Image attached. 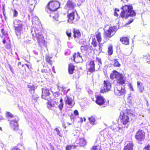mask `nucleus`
Returning a JSON list of instances; mask_svg holds the SVG:
<instances>
[{
  "label": "nucleus",
  "instance_id": "f257e3e1",
  "mask_svg": "<svg viewBox=\"0 0 150 150\" xmlns=\"http://www.w3.org/2000/svg\"><path fill=\"white\" fill-rule=\"evenodd\" d=\"M132 6L125 5L122 7L123 11L120 14V16L123 18L125 16V19H127L129 16H134L136 15L135 11L132 10Z\"/></svg>",
  "mask_w": 150,
  "mask_h": 150
},
{
  "label": "nucleus",
  "instance_id": "f03ea898",
  "mask_svg": "<svg viewBox=\"0 0 150 150\" xmlns=\"http://www.w3.org/2000/svg\"><path fill=\"white\" fill-rule=\"evenodd\" d=\"M47 8L51 11H55L60 8V2L56 0L50 1L46 5Z\"/></svg>",
  "mask_w": 150,
  "mask_h": 150
},
{
  "label": "nucleus",
  "instance_id": "7ed1b4c3",
  "mask_svg": "<svg viewBox=\"0 0 150 150\" xmlns=\"http://www.w3.org/2000/svg\"><path fill=\"white\" fill-rule=\"evenodd\" d=\"M110 78L112 79H116L117 82L120 84H123L125 83L123 75L119 73L116 70H114L110 75Z\"/></svg>",
  "mask_w": 150,
  "mask_h": 150
},
{
  "label": "nucleus",
  "instance_id": "20e7f679",
  "mask_svg": "<svg viewBox=\"0 0 150 150\" xmlns=\"http://www.w3.org/2000/svg\"><path fill=\"white\" fill-rule=\"evenodd\" d=\"M15 32L16 34H20L22 31L23 25L21 21L18 20L13 22Z\"/></svg>",
  "mask_w": 150,
  "mask_h": 150
},
{
  "label": "nucleus",
  "instance_id": "39448f33",
  "mask_svg": "<svg viewBox=\"0 0 150 150\" xmlns=\"http://www.w3.org/2000/svg\"><path fill=\"white\" fill-rule=\"evenodd\" d=\"M145 138V133L144 131L139 129L136 133L135 135V138L139 143L144 141Z\"/></svg>",
  "mask_w": 150,
  "mask_h": 150
},
{
  "label": "nucleus",
  "instance_id": "423d86ee",
  "mask_svg": "<svg viewBox=\"0 0 150 150\" xmlns=\"http://www.w3.org/2000/svg\"><path fill=\"white\" fill-rule=\"evenodd\" d=\"M35 35V36L33 35V40H35V38L36 37L38 43L40 46H46L47 45L44 37L38 33L36 34Z\"/></svg>",
  "mask_w": 150,
  "mask_h": 150
},
{
  "label": "nucleus",
  "instance_id": "0eeeda50",
  "mask_svg": "<svg viewBox=\"0 0 150 150\" xmlns=\"http://www.w3.org/2000/svg\"><path fill=\"white\" fill-rule=\"evenodd\" d=\"M115 27H110L109 29L106 31H104L103 33V37L106 40H109L111 38L114 34L113 32H114Z\"/></svg>",
  "mask_w": 150,
  "mask_h": 150
},
{
  "label": "nucleus",
  "instance_id": "6e6552de",
  "mask_svg": "<svg viewBox=\"0 0 150 150\" xmlns=\"http://www.w3.org/2000/svg\"><path fill=\"white\" fill-rule=\"evenodd\" d=\"M114 93L117 96L124 95L126 93L125 87L117 86L114 88Z\"/></svg>",
  "mask_w": 150,
  "mask_h": 150
},
{
  "label": "nucleus",
  "instance_id": "1a4fd4ad",
  "mask_svg": "<svg viewBox=\"0 0 150 150\" xmlns=\"http://www.w3.org/2000/svg\"><path fill=\"white\" fill-rule=\"evenodd\" d=\"M42 91L41 98L42 99L47 100L51 99V98L50 96V93L48 89L46 88H43L42 89Z\"/></svg>",
  "mask_w": 150,
  "mask_h": 150
},
{
  "label": "nucleus",
  "instance_id": "9d476101",
  "mask_svg": "<svg viewBox=\"0 0 150 150\" xmlns=\"http://www.w3.org/2000/svg\"><path fill=\"white\" fill-rule=\"evenodd\" d=\"M121 122L124 125V128H127L128 126V123L129 122V119L128 116L126 114L123 113L122 116H120Z\"/></svg>",
  "mask_w": 150,
  "mask_h": 150
},
{
  "label": "nucleus",
  "instance_id": "9b49d317",
  "mask_svg": "<svg viewBox=\"0 0 150 150\" xmlns=\"http://www.w3.org/2000/svg\"><path fill=\"white\" fill-rule=\"evenodd\" d=\"M81 49L82 53L84 55H86L90 54L91 53L93 49L88 45H85L81 46Z\"/></svg>",
  "mask_w": 150,
  "mask_h": 150
},
{
  "label": "nucleus",
  "instance_id": "f8f14e48",
  "mask_svg": "<svg viewBox=\"0 0 150 150\" xmlns=\"http://www.w3.org/2000/svg\"><path fill=\"white\" fill-rule=\"evenodd\" d=\"M74 60L76 63H81L83 62V59L79 52H75L73 55Z\"/></svg>",
  "mask_w": 150,
  "mask_h": 150
},
{
  "label": "nucleus",
  "instance_id": "ddd939ff",
  "mask_svg": "<svg viewBox=\"0 0 150 150\" xmlns=\"http://www.w3.org/2000/svg\"><path fill=\"white\" fill-rule=\"evenodd\" d=\"M38 2V0H29L28 1V8L31 12L33 11L35 5Z\"/></svg>",
  "mask_w": 150,
  "mask_h": 150
},
{
  "label": "nucleus",
  "instance_id": "4468645a",
  "mask_svg": "<svg viewBox=\"0 0 150 150\" xmlns=\"http://www.w3.org/2000/svg\"><path fill=\"white\" fill-rule=\"evenodd\" d=\"M104 86L103 89L100 91L101 93H104L107 91H109L111 88L110 83L108 81H104Z\"/></svg>",
  "mask_w": 150,
  "mask_h": 150
},
{
  "label": "nucleus",
  "instance_id": "2eb2a0df",
  "mask_svg": "<svg viewBox=\"0 0 150 150\" xmlns=\"http://www.w3.org/2000/svg\"><path fill=\"white\" fill-rule=\"evenodd\" d=\"M106 100L103 97L100 95L97 96L96 100V103L99 105H103L105 102Z\"/></svg>",
  "mask_w": 150,
  "mask_h": 150
},
{
  "label": "nucleus",
  "instance_id": "dca6fc26",
  "mask_svg": "<svg viewBox=\"0 0 150 150\" xmlns=\"http://www.w3.org/2000/svg\"><path fill=\"white\" fill-rule=\"evenodd\" d=\"M76 144H77L76 146L80 147H84L87 144L86 141L84 138H80L78 140L76 141Z\"/></svg>",
  "mask_w": 150,
  "mask_h": 150
},
{
  "label": "nucleus",
  "instance_id": "f3484780",
  "mask_svg": "<svg viewBox=\"0 0 150 150\" xmlns=\"http://www.w3.org/2000/svg\"><path fill=\"white\" fill-rule=\"evenodd\" d=\"M76 3L71 0H68L66 4V6L69 10H73L76 6Z\"/></svg>",
  "mask_w": 150,
  "mask_h": 150
},
{
  "label": "nucleus",
  "instance_id": "a211bd4d",
  "mask_svg": "<svg viewBox=\"0 0 150 150\" xmlns=\"http://www.w3.org/2000/svg\"><path fill=\"white\" fill-rule=\"evenodd\" d=\"M86 64L88 72L93 73L94 71V61H91Z\"/></svg>",
  "mask_w": 150,
  "mask_h": 150
},
{
  "label": "nucleus",
  "instance_id": "6ab92c4d",
  "mask_svg": "<svg viewBox=\"0 0 150 150\" xmlns=\"http://www.w3.org/2000/svg\"><path fill=\"white\" fill-rule=\"evenodd\" d=\"M10 124L11 128L14 131H17L19 129L17 121L15 120H13L11 122Z\"/></svg>",
  "mask_w": 150,
  "mask_h": 150
},
{
  "label": "nucleus",
  "instance_id": "aec40b11",
  "mask_svg": "<svg viewBox=\"0 0 150 150\" xmlns=\"http://www.w3.org/2000/svg\"><path fill=\"white\" fill-rule=\"evenodd\" d=\"M73 37L74 38H79L81 36V33L80 30L75 28H73Z\"/></svg>",
  "mask_w": 150,
  "mask_h": 150
},
{
  "label": "nucleus",
  "instance_id": "412c9836",
  "mask_svg": "<svg viewBox=\"0 0 150 150\" xmlns=\"http://www.w3.org/2000/svg\"><path fill=\"white\" fill-rule=\"evenodd\" d=\"M67 17L68 22L69 23H73L75 18V12L72 11L68 13L67 15Z\"/></svg>",
  "mask_w": 150,
  "mask_h": 150
},
{
  "label": "nucleus",
  "instance_id": "4be33fe9",
  "mask_svg": "<svg viewBox=\"0 0 150 150\" xmlns=\"http://www.w3.org/2000/svg\"><path fill=\"white\" fill-rule=\"evenodd\" d=\"M65 103L66 105H68L71 108H72L74 104V103H73L71 98L68 97L65 101Z\"/></svg>",
  "mask_w": 150,
  "mask_h": 150
},
{
  "label": "nucleus",
  "instance_id": "5701e85b",
  "mask_svg": "<svg viewBox=\"0 0 150 150\" xmlns=\"http://www.w3.org/2000/svg\"><path fill=\"white\" fill-rule=\"evenodd\" d=\"M111 129L114 132H118L120 133L123 134L124 132L123 129L120 127H117L115 125H113L111 127Z\"/></svg>",
  "mask_w": 150,
  "mask_h": 150
},
{
  "label": "nucleus",
  "instance_id": "b1692460",
  "mask_svg": "<svg viewBox=\"0 0 150 150\" xmlns=\"http://www.w3.org/2000/svg\"><path fill=\"white\" fill-rule=\"evenodd\" d=\"M137 88L139 92L142 93L144 90V87L142 83L140 81H137Z\"/></svg>",
  "mask_w": 150,
  "mask_h": 150
},
{
  "label": "nucleus",
  "instance_id": "393cba45",
  "mask_svg": "<svg viewBox=\"0 0 150 150\" xmlns=\"http://www.w3.org/2000/svg\"><path fill=\"white\" fill-rule=\"evenodd\" d=\"M133 144L132 143L128 142L127 145L125 146L124 150H132Z\"/></svg>",
  "mask_w": 150,
  "mask_h": 150
},
{
  "label": "nucleus",
  "instance_id": "a878e982",
  "mask_svg": "<svg viewBox=\"0 0 150 150\" xmlns=\"http://www.w3.org/2000/svg\"><path fill=\"white\" fill-rule=\"evenodd\" d=\"M75 66L72 63H70L69 64L68 72L69 74H72L73 73L75 69Z\"/></svg>",
  "mask_w": 150,
  "mask_h": 150
},
{
  "label": "nucleus",
  "instance_id": "bb28decb",
  "mask_svg": "<svg viewBox=\"0 0 150 150\" xmlns=\"http://www.w3.org/2000/svg\"><path fill=\"white\" fill-rule=\"evenodd\" d=\"M120 41L122 42V44L125 45L129 44V39L127 37H123L120 38Z\"/></svg>",
  "mask_w": 150,
  "mask_h": 150
},
{
  "label": "nucleus",
  "instance_id": "cd10ccee",
  "mask_svg": "<svg viewBox=\"0 0 150 150\" xmlns=\"http://www.w3.org/2000/svg\"><path fill=\"white\" fill-rule=\"evenodd\" d=\"M32 24L34 25H39L40 24V21L37 17H33L32 19Z\"/></svg>",
  "mask_w": 150,
  "mask_h": 150
},
{
  "label": "nucleus",
  "instance_id": "c85d7f7f",
  "mask_svg": "<svg viewBox=\"0 0 150 150\" xmlns=\"http://www.w3.org/2000/svg\"><path fill=\"white\" fill-rule=\"evenodd\" d=\"M52 58V57L49 55H47L45 57V60L46 62H48L51 67L52 66V61L51 60Z\"/></svg>",
  "mask_w": 150,
  "mask_h": 150
},
{
  "label": "nucleus",
  "instance_id": "c756f323",
  "mask_svg": "<svg viewBox=\"0 0 150 150\" xmlns=\"http://www.w3.org/2000/svg\"><path fill=\"white\" fill-rule=\"evenodd\" d=\"M48 101L47 103V108L49 109H51L52 107H55V105L54 104L52 103V102L50 101V100H47Z\"/></svg>",
  "mask_w": 150,
  "mask_h": 150
},
{
  "label": "nucleus",
  "instance_id": "7c9ffc66",
  "mask_svg": "<svg viewBox=\"0 0 150 150\" xmlns=\"http://www.w3.org/2000/svg\"><path fill=\"white\" fill-rule=\"evenodd\" d=\"M15 135L16 136L19 137L20 138L22 137V131L21 129H18L17 131H15Z\"/></svg>",
  "mask_w": 150,
  "mask_h": 150
},
{
  "label": "nucleus",
  "instance_id": "2f4dec72",
  "mask_svg": "<svg viewBox=\"0 0 150 150\" xmlns=\"http://www.w3.org/2000/svg\"><path fill=\"white\" fill-rule=\"evenodd\" d=\"M15 135L16 136L19 137L20 138L22 137V131L21 129H18L17 131H15Z\"/></svg>",
  "mask_w": 150,
  "mask_h": 150
},
{
  "label": "nucleus",
  "instance_id": "473e14b6",
  "mask_svg": "<svg viewBox=\"0 0 150 150\" xmlns=\"http://www.w3.org/2000/svg\"><path fill=\"white\" fill-rule=\"evenodd\" d=\"M96 37L98 43H100L101 42L102 40L101 34L100 32L96 33Z\"/></svg>",
  "mask_w": 150,
  "mask_h": 150
},
{
  "label": "nucleus",
  "instance_id": "72a5a7b5",
  "mask_svg": "<svg viewBox=\"0 0 150 150\" xmlns=\"http://www.w3.org/2000/svg\"><path fill=\"white\" fill-rule=\"evenodd\" d=\"M112 45H110L108 47V54L109 55H111L112 54Z\"/></svg>",
  "mask_w": 150,
  "mask_h": 150
},
{
  "label": "nucleus",
  "instance_id": "f704fd0d",
  "mask_svg": "<svg viewBox=\"0 0 150 150\" xmlns=\"http://www.w3.org/2000/svg\"><path fill=\"white\" fill-rule=\"evenodd\" d=\"M76 147L77 146L74 145H67L65 147V149L66 150H70L72 148L75 149Z\"/></svg>",
  "mask_w": 150,
  "mask_h": 150
},
{
  "label": "nucleus",
  "instance_id": "c9c22d12",
  "mask_svg": "<svg viewBox=\"0 0 150 150\" xmlns=\"http://www.w3.org/2000/svg\"><path fill=\"white\" fill-rule=\"evenodd\" d=\"M114 66L117 67H120V64L119 63L117 59H115L114 60Z\"/></svg>",
  "mask_w": 150,
  "mask_h": 150
},
{
  "label": "nucleus",
  "instance_id": "e433bc0d",
  "mask_svg": "<svg viewBox=\"0 0 150 150\" xmlns=\"http://www.w3.org/2000/svg\"><path fill=\"white\" fill-rule=\"evenodd\" d=\"M13 13V17H17L18 16V11L15 9L12 10Z\"/></svg>",
  "mask_w": 150,
  "mask_h": 150
},
{
  "label": "nucleus",
  "instance_id": "4c0bfd02",
  "mask_svg": "<svg viewBox=\"0 0 150 150\" xmlns=\"http://www.w3.org/2000/svg\"><path fill=\"white\" fill-rule=\"evenodd\" d=\"M1 33H2V34L1 36V38H2L3 36V35L5 36H7L8 35V34L6 32H5V31H4V28H2L1 30Z\"/></svg>",
  "mask_w": 150,
  "mask_h": 150
},
{
  "label": "nucleus",
  "instance_id": "58836bf2",
  "mask_svg": "<svg viewBox=\"0 0 150 150\" xmlns=\"http://www.w3.org/2000/svg\"><path fill=\"white\" fill-rule=\"evenodd\" d=\"M89 122L91 124H94V117L93 116L88 117Z\"/></svg>",
  "mask_w": 150,
  "mask_h": 150
},
{
  "label": "nucleus",
  "instance_id": "ea45409f",
  "mask_svg": "<svg viewBox=\"0 0 150 150\" xmlns=\"http://www.w3.org/2000/svg\"><path fill=\"white\" fill-rule=\"evenodd\" d=\"M6 117H8L13 118V115L8 112H6Z\"/></svg>",
  "mask_w": 150,
  "mask_h": 150
},
{
  "label": "nucleus",
  "instance_id": "a19ab883",
  "mask_svg": "<svg viewBox=\"0 0 150 150\" xmlns=\"http://www.w3.org/2000/svg\"><path fill=\"white\" fill-rule=\"evenodd\" d=\"M54 130L56 132L57 134L60 137H62V134L60 133L59 130L57 127L55 128Z\"/></svg>",
  "mask_w": 150,
  "mask_h": 150
},
{
  "label": "nucleus",
  "instance_id": "79ce46f5",
  "mask_svg": "<svg viewBox=\"0 0 150 150\" xmlns=\"http://www.w3.org/2000/svg\"><path fill=\"white\" fill-rule=\"evenodd\" d=\"M66 33L67 36L69 38H70L71 37V32H69L68 30H67L66 31Z\"/></svg>",
  "mask_w": 150,
  "mask_h": 150
},
{
  "label": "nucleus",
  "instance_id": "37998d69",
  "mask_svg": "<svg viewBox=\"0 0 150 150\" xmlns=\"http://www.w3.org/2000/svg\"><path fill=\"white\" fill-rule=\"evenodd\" d=\"M64 105L63 103H60L58 105V108L60 111L62 110Z\"/></svg>",
  "mask_w": 150,
  "mask_h": 150
},
{
  "label": "nucleus",
  "instance_id": "c03bdc74",
  "mask_svg": "<svg viewBox=\"0 0 150 150\" xmlns=\"http://www.w3.org/2000/svg\"><path fill=\"white\" fill-rule=\"evenodd\" d=\"M143 150H150V145L148 144L144 148Z\"/></svg>",
  "mask_w": 150,
  "mask_h": 150
},
{
  "label": "nucleus",
  "instance_id": "a18cd8bd",
  "mask_svg": "<svg viewBox=\"0 0 150 150\" xmlns=\"http://www.w3.org/2000/svg\"><path fill=\"white\" fill-rule=\"evenodd\" d=\"M144 58L145 59H149V60L150 59V61H147V63H150V56L149 55H148V56H144Z\"/></svg>",
  "mask_w": 150,
  "mask_h": 150
},
{
  "label": "nucleus",
  "instance_id": "49530a36",
  "mask_svg": "<svg viewBox=\"0 0 150 150\" xmlns=\"http://www.w3.org/2000/svg\"><path fill=\"white\" fill-rule=\"evenodd\" d=\"M11 150H21L19 147H18V146L13 147L11 149Z\"/></svg>",
  "mask_w": 150,
  "mask_h": 150
},
{
  "label": "nucleus",
  "instance_id": "de8ad7c7",
  "mask_svg": "<svg viewBox=\"0 0 150 150\" xmlns=\"http://www.w3.org/2000/svg\"><path fill=\"white\" fill-rule=\"evenodd\" d=\"M100 146H94V150H101Z\"/></svg>",
  "mask_w": 150,
  "mask_h": 150
},
{
  "label": "nucleus",
  "instance_id": "09e8293b",
  "mask_svg": "<svg viewBox=\"0 0 150 150\" xmlns=\"http://www.w3.org/2000/svg\"><path fill=\"white\" fill-rule=\"evenodd\" d=\"M96 60L98 62L99 65H100V64H102L101 60L100 59L97 58Z\"/></svg>",
  "mask_w": 150,
  "mask_h": 150
},
{
  "label": "nucleus",
  "instance_id": "8fccbe9b",
  "mask_svg": "<svg viewBox=\"0 0 150 150\" xmlns=\"http://www.w3.org/2000/svg\"><path fill=\"white\" fill-rule=\"evenodd\" d=\"M74 115L76 116H77L79 115L78 112L77 110H74Z\"/></svg>",
  "mask_w": 150,
  "mask_h": 150
},
{
  "label": "nucleus",
  "instance_id": "3c124183",
  "mask_svg": "<svg viewBox=\"0 0 150 150\" xmlns=\"http://www.w3.org/2000/svg\"><path fill=\"white\" fill-rule=\"evenodd\" d=\"M25 66H26L28 68V69H29L30 68H31V66H30L28 64H22V67H24Z\"/></svg>",
  "mask_w": 150,
  "mask_h": 150
},
{
  "label": "nucleus",
  "instance_id": "603ef678",
  "mask_svg": "<svg viewBox=\"0 0 150 150\" xmlns=\"http://www.w3.org/2000/svg\"><path fill=\"white\" fill-rule=\"evenodd\" d=\"M5 47L6 48L9 49H10L11 47V45L9 44H7L5 46Z\"/></svg>",
  "mask_w": 150,
  "mask_h": 150
},
{
  "label": "nucleus",
  "instance_id": "864d4df0",
  "mask_svg": "<svg viewBox=\"0 0 150 150\" xmlns=\"http://www.w3.org/2000/svg\"><path fill=\"white\" fill-rule=\"evenodd\" d=\"M131 112H132V111L131 110H129V111L128 112L129 113V114L130 113V115H132L133 117L134 116H135L134 114L132 112L131 113Z\"/></svg>",
  "mask_w": 150,
  "mask_h": 150
},
{
  "label": "nucleus",
  "instance_id": "5fc2aeb1",
  "mask_svg": "<svg viewBox=\"0 0 150 150\" xmlns=\"http://www.w3.org/2000/svg\"><path fill=\"white\" fill-rule=\"evenodd\" d=\"M144 42V44H145V45H149V43H148V42L147 41H144V42Z\"/></svg>",
  "mask_w": 150,
  "mask_h": 150
},
{
  "label": "nucleus",
  "instance_id": "6e6d98bb",
  "mask_svg": "<svg viewBox=\"0 0 150 150\" xmlns=\"http://www.w3.org/2000/svg\"><path fill=\"white\" fill-rule=\"evenodd\" d=\"M41 71L42 72L44 73H46L47 72V70L45 69H42Z\"/></svg>",
  "mask_w": 150,
  "mask_h": 150
},
{
  "label": "nucleus",
  "instance_id": "4d7b16f0",
  "mask_svg": "<svg viewBox=\"0 0 150 150\" xmlns=\"http://www.w3.org/2000/svg\"><path fill=\"white\" fill-rule=\"evenodd\" d=\"M133 19H131L129 21V22L128 23V24H129L133 22Z\"/></svg>",
  "mask_w": 150,
  "mask_h": 150
},
{
  "label": "nucleus",
  "instance_id": "13d9d810",
  "mask_svg": "<svg viewBox=\"0 0 150 150\" xmlns=\"http://www.w3.org/2000/svg\"><path fill=\"white\" fill-rule=\"evenodd\" d=\"M21 62H18L17 65L18 66L21 65Z\"/></svg>",
  "mask_w": 150,
  "mask_h": 150
},
{
  "label": "nucleus",
  "instance_id": "bf43d9fd",
  "mask_svg": "<svg viewBox=\"0 0 150 150\" xmlns=\"http://www.w3.org/2000/svg\"><path fill=\"white\" fill-rule=\"evenodd\" d=\"M114 15L115 16H118V14L115 11L114 13Z\"/></svg>",
  "mask_w": 150,
  "mask_h": 150
},
{
  "label": "nucleus",
  "instance_id": "052dcab7",
  "mask_svg": "<svg viewBox=\"0 0 150 150\" xmlns=\"http://www.w3.org/2000/svg\"><path fill=\"white\" fill-rule=\"evenodd\" d=\"M60 103H63V100L62 98H60Z\"/></svg>",
  "mask_w": 150,
  "mask_h": 150
},
{
  "label": "nucleus",
  "instance_id": "680f3d73",
  "mask_svg": "<svg viewBox=\"0 0 150 150\" xmlns=\"http://www.w3.org/2000/svg\"><path fill=\"white\" fill-rule=\"evenodd\" d=\"M99 47L100 48L102 46H103V44L102 43H100L99 44Z\"/></svg>",
  "mask_w": 150,
  "mask_h": 150
},
{
  "label": "nucleus",
  "instance_id": "e2e57ef3",
  "mask_svg": "<svg viewBox=\"0 0 150 150\" xmlns=\"http://www.w3.org/2000/svg\"><path fill=\"white\" fill-rule=\"evenodd\" d=\"M2 42L4 44H5L6 43V40L5 39H4L2 41Z\"/></svg>",
  "mask_w": 150,
  "mask_h": 150
},
{
  "label": "nucleus",
  "instance_id": "0e129e2a",
  "mask_svg": "<svg viewBox=\"0 0 150 150\" xmlns=\"http://www.w3.org/2000/svg\"><path fill=\"white\" fill-rule=\"evenodd\" d=\"M94 47L96 46L97 45V43L96 41H94Z\"/></svg>",
  "mask_w": 150,
  "mask_h": 150
},
{
  "label": "nucleus",
  "instance_id": "69168bd1",
  "mask_svg": "<svg viewBox=\"0 0 150 150\" xmlns=\"http://www.w3.org/2000/svg\"><path fill=\"white\" fill-rule=\"evenodd\" d=\"M146 105H147V106H148L149 105V103H148V101L147 100H146Z\"/></svg>",
  "mask_w": 150,
  "mask_h": 150
},
{
  "label": "nucleus",
  "instance_id": "338daca9",
  "mask_svg": "<svg viewBox=\"0 0 150 150\" xmlns=\"http://www.w3.org/2000/svg\"><path fill=\"white\" fill-rule=\"evenodd\" d=\"M19 68L20 69V70H22V71H23L24 70H25V69H21L19 67Z\"/></svg>",
  "mask_w": 150,
  "mask_h": 150
},
{
  "label": "nucleus",
  "instance_id": "774afa93",
  "mask_svg": "<svg viewBox=\"0 0 150 150\" xmlns=\"http://www.w3.org/2000/svg\"><path fill=\"white\" fill-rule=\"evenodd\" d=\"M10 69L11 70V71L13 72V71H12V68L11 67H10Z\"/></svg>",
  "mask_w": 150,
  "mask_h": 150
}]
</instances>
